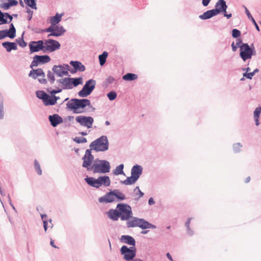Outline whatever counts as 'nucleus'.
<instances>
[{
  "label": "nucleus",
  "instance_id": "nucleus-28",
  "mask_svg": "<svg viewBox=\"0 0 261 261\" xmlns=\"http://www.w3.org/2000/svg\"><path fill=\"white\" fill-rule=\"evenodd\" d=\"M99 187L103 186L109 187L111 185V180L109 176L107 175L100 176L98 177Z\"/></svg>",
  "mask_w": 261,
  "mask_h": 261
},
{
  "label": "nucleus",
  "instance_id": "nucleus-14",
  "mask_svg": "<svg viewBox=\"0 0 261 261\" xmlns=\"http://www.w3.org/2000/svg\"><path fill=\"white\" fill-rule=\"evenodd\" d=\"M75 120L81 125L87 127L88 128L92 127L94 122L93 118L91 116H79L75 118Z\"/></svg>",
  "mask_w": 261,
  "mask_h": 261
},
{
  "label": "nucleus",
  "instance_id": "nucleus-33",
  "mask_svg": "<svg viewBox=\"0 0 261 261\" xmlns=\"http://www.w3.org/2000/svg\"><path fill=\"white\" fill-rule=\"evenodd\" d=\"M43 103L45 106H54L56 104L54 99L53 98V96L51 95V96L47 95L45 100L43 102Z\"/></svg>",
  "mask_w": 261,
  "mask_h": 261
},
{
  "label": "nucleus",
  "instance_id": "nucleus-27",
  "mask_svg": "<svg viewBox=\"0 0 261 261\" xmlns=\"http://www.w3.org/2000/svg\"><path fill=\"white\" fill-rule=\"evenodd\" d=\"M70 65L74 68L77 71H84L86 70L85 66L82 63L78 61H71L69 63Z\"/></svg>",
  "mask_w": 261,
  "mask_h": 261
},
{
  "label": "nucleus",
  "instance_id": "nucleus-45",
  "mask_svg": "<svg viewBox=\"0 0 261 261\" xmlns=\"http://www.w3.org/2000/svg\"><path fill=\"white\" fill-rule=\"evenodd\" d=\"M92 150H94V148L93 147H90L89 149H86L85 155L82 158V160L83 161L92 154Z\"/></svg>",
  "mask_w": 261,
  "mask_h": 261
},
{
  "label": "nucleus",
  "instance_id": "nucleus-2",
  "mask_svg": "<svg viewBox=\"0 0 261 261\" xmlns=\"http://www.w3.org/2000/svg\"><path fill=\"white\" fill-rule=\"evenodd\" d=\"M87 106L92 108L94 111L95 109L91 105L90 100L88 99L72 98L67 103V108L72 110L74 113H79L77 110L80 108L84 109Z\"/></svg>",
  "mask_w": 261,
  "mask_h": 261
},
{
  "label": "nucleus",
  "instance_id": "nucleus-37",
  "mask_svg": "<svg viewBox=\"0 0 261 261\" xmlns=\"http://www.w3.org/2000/svg\"><path fill=\"white\" fill-rule=\"evenodd\" d=\"M55 73L53 71L48 70L47 73V77L50 84H53L55 81Z\"/></svg>",
  "mask_w": 261,
  "mask_h": 261
},
{
  "label": "nucleus",
  "instance_id": "nucleus-6",
  "mask_svg": "<svg viewBox=\"0 0 261 261\" xmlns=\"http://www.w3.org/2000/svg\"><path fill=\"white\" fill-rule=\"evenodd\" d=\"M111 166L109 161L105 160L96 159L94 160L91 171L93 170L94 173H106L110 171Z\"/></svg>",
  "mask_w": 261,
  "mask_h": 261
},
{
  "label": "nucleus",
  "instance_id": "nucleus-44",
  "mask_svg": "<svg viewBox=\"0 0 261 261\" xmlns=\"http://www.w3.org/2000/svg\"><path fill=\"white\" fill-rule=\"evenodd\" d=\"M73 140L78 144L86 143L87 142V139L84 137H75L73 139Z\"/></svg>",
  "mask_w": 261,
  "mask_h": 261
},
{
  "label": "nucleus",
  "instance_id": "nucleus-52",
  "mask_svg": "<svg viewBox=\"0 0 261 261\" xmlns=\"http://www.w3.org/2000/svg\"><path fill=\"white\" fill-rule=\"evenodd\" d=\"M253 76L254 75L252 72L249 73L246 72L243 73V76L249 80H251Z\"/></svg>",
  "mask_w": 261,
  "mask_h": 261
},
{
  "label": "nucleus",
  "instance_id": "nucleus-18",
  "mask_svg": "<svg viewBox=\"0 0 261 261\" xmlns=\"http://www.w3.org/2000/svg\"><path fill=\"white\" fill-rule=\"evenodd\" d=\"M48 120L50 124L53 127L57 126L59 124L63 122V118L58 114H55L48 116Z\"/></svg>",
  "mask_w": 261,
  "mask_h": 261
},
{
  "label": "nucleus",
  "instance_id": "nucleus-12",
  "mask_svg": "<svg viewBox=\"0 0 261 261\" xmlns=\"http://www.w3.org/2000/svg\"><path fill=\"white\" fill-rule=\"evenodd\" d=\"M50 58L48 55H35L30 64V68L33 69L41 64H44L50 61Z\"/></svg>",
  "mask_w": 261,
  "mask_h": 261
},
{
  "label": "nucleus",
  "instance_id": "nucleus-19",
  "mask_svg": "<svg viewBox=\"0 0 261 261\" xmlns=\"http://www.w3.org/2000/svg\"><path fill=\"white\" fill-rule=\"evenodd\" d=\"M13 15L7 12H3L0 10V22L1 23H10L13 20Z\"/></svg>",
  "mask_w": 261,
  "mask_h": 261
},
{
  "label": "nucleus",
  "instance_id": "nucleus-16",
  "mask_svg": "<svg viewBox=\"0 0 261 261\" xmlns=\"http://www.w3.org/2000/svg\"><path fill=\"white\" fill-rule=\"evenodd\" d=\"M45 50L53 52L60 48L61 45L60 43L54 39H48L45 41Z\"/></svg>",
  "mask_w": 261,
  "mask_h": 261
},
{
  "label": "nucleus",
  "instance_id": "nucleus-42",
  "mask_svg": "<svg viewBox=\"0 0 261 261\" xmlns=\"http://www.w3.org/2000/svg\"><path fill=\"white\" fill-rule=\"evenodd\" d=\"M107 96L110 100L112 101L117 97V93L114 91H111L107 93Z\"/></svg>",
  "mask_w": 261,
  "mask_h": 261
},
{
  "label": "nucleus",
  "instance_id": "nucleus-15",
  "mask_svg": "<svg viewBox=\"0 0 261 261\" xmlns=\"http://www.w3.org/2000/svg\"><path fill=\"white\" fill-rule=\"evenodd\" d=\"M16 36V29L13 23H10L8 30H4L0 31V40L4 39L5 37H9L13 39Z\"/></svg>",
  "mask_w": 261,
  "mask_h": 261
},
{
  "label": "nucleus",
  "instance_id": "nucleus-51",
  "mask_svg": "<svg viewBox=\"0 0 261 261\" xmlns=\"http://www.w3.org/2000/svg\"><path fill=\"white\" fill-rule=\"evenodd\" d=\"M115 81V80L113 76H109L106 79V85L108 86L109 84H112Z\"/></svg>",
  "mask_w": 261,
  "mask_h": 261
},
{
  "label": "nucleus",
  "instance_id": "nucleus-32",
  "mask_svg": "<svg viewBox=\"0 0 261 261\" xmlns=\"http://www.w3.org/2000/svg\"><path fill=\"white\" fill-rule=\"evenodd\" d=\"M108 56V53L105 51H103L101 54L99 55L98 59L99 61V64L101 66H102L105 64Z\"/></svg>",
  "mask_w": 261,
  "mask_h": 261
},
{
  "label": "nucleus",
  "instance_id": "nucleus-4",
  "mask_svg": "<svg viewBox=\"0 0 261 261\" xmlns=\"http://www.w3.org/2000/svg\"><path fill=\"white\" fill-rule=\"evenodd\" d=\"M109 142L108 137L102 135L92 141L89 147H93L96 152H104L109 149Z\"/></svg>",
  "mask_w": 261,
  "mask_h": 261
},
{
  "label": "nucleus",
  "instance_id": "nucleus-49",
  "mask_svg": "<svg viewBox=\"0 0 261 261\" xmlns=\"http://www.w3.org/2000/svg\"><path fill=\"white\" fill-rule=\"evenodd\" d=\"M261 113V106L257 107L254 111V118H259Z\"/></svg>",
  "mask_w": 261,
  "mask_h": 261
},
{
  "label": "nucleus",
  "instance_id": "nucleus-56",
  "mask_svg": "<svg viewBox=\"0 0 261 261\" xmlns=\"http://www.w3.org/2000/svg\"><path fill=\"white\" fill-rule=\"evenodd\" d=\"M246 43H244L242 41V40L241 38H237L236 44L238 47L240 48L242 45L243 44H245Z\"/></svg>",
  "mask_w": 261,
  "mask_h": 261
},
{
  "label": "nucleus",
  "instance_id": "nucleus-57",
  "mask_svg": "<svg viewBox=\"0 0 261 261\" xmlns=\"http://www.w3.org/2000/svg\"><path fill=\"white\" fill-rule=\"evenodd\" d=\"M10 7L11 6H10L9 2L4 3L1 6V7L3 8L4 10H8L10 8Z\"/></svg>",
  "mask_w": 261,
  "mask_h": 261
},
{
  "label": "nucleus",
  "instance_id": "nucleus-5",
  "mask_svg": "<svg viewBox=\"0 0 261 261\" xmlns=\"http://www.w3.org/2000/svg\"><path fill=\"white\" fill-rule=\"evenodd\" d=\"M57 83L61 84L63 89H71L83 84V77H64L58 79Z\"/></svg>",
  "mask_w": 261,
  "mask_h": 261
},
{
  "label": "nucleus",
  "instance_id": "nucleus-20",
  "mask_svg": "<svg viewBox=\"0 0 261 261\" xmlns=\"http://www.w3.org/2000/svg\"><path fill=\"white\" fill-rule=\"evenodd\" d=\"M29 76L32 77L33 79H36L38 76L45 77V74L42 68H37L36 69L33 68L30 71Z\"/></svg>",
  "mask_w": 261,
  "mask_h": 261
},
{
  "label": "nucleus",
  "instance_id": "nucleus-50",
  "mask_svg": "<svg viewBox=\"0 0 261 261\" xmlns=\"http://www.w3.org/2000/svg\"><path fill=\"white\" fill-rule=\"evenodd\" d=\"M242 145L240 143H236L233 144V149L235 152H239L241 150Z\"/></svg>",
  "mask_w": 261,
  "mask_h": 261
},
{
  "label": "nucleus",
  "instance_id": "nucleus-39",
  "mask_svg": "<svg viewBox=\"0 0 261 261\" xmlns=\"http://www.w3.org/2000/svg\"><path fill=\"white\" fill-rule=\"evenodd\" d=\"M25 4L33 9H37L36 2L35 0H24Z\"/></svg>",
  "mask_w": 261,
  "mask_h": 261
},
{
  "label": "nucleus",
  "instance_id": "nucleus-10",
  "mask_svg": "<svg viewBox=\"0 0 261 261\" xmlns=\"http://www.w3.org/2000/svg\"><path fill=\"white\" fill-rule=\"evenodd\" d=\"M96 81L90 79L86 82L83 88L78 92V95L81 97H86L90 95L95 88Z\"/></svg>",
  "mask_w": 261,
  "mask_h": 261
},
{
  "label": "nucleus",
  "instance_id": "nucleus-38",
  "mask_svg": "<svg viewBox=\"0 0 261 261\" xmlns=\"http://www.w3.org/2000/svg\"><path fill=\"white\" fill-rule=\"evenodd\" d=\"M219 1H221L222 4H223V5L224 6V11H222L221 13H223L224 16L226 17L227 19H229L232 16V14L231 13L227 14L226 12V9L228 7L227 5H226V3L224 0H219Z\"/></svg>",
  "mask_w": 261,
  "mask_h": 261
},
{
  "label": "nucleus",
  "instance_id": "nucleus-43",
  "mask_svg": "<svg viewBox=\"0 0 261 261\" xmlns=\"http://www.w3.org/2000/svg\"><path fill=\"white\" fill-rule=\"evenodd\" d=\"M231 35L233 38H238L241 36V33L239 30L233 29L231 31Z\"/></svg>",
  "mask_w": 261,
  "mask_h": 261
},
{
  "label": "nucleus",
  "instance_id": "nucleus-55",
  "mask_svg": "<svg viewBox=\"0 0 261 261\" xmlns=\"http://www.w3.org/2000/svg\"><path fill=\"white\" fill-rule=\"evenodd\" d=\"M65 65L66 67V70H67L68 72V71H69L70 72V73L72 74H74V73H76V72H77V71L76 70H75V69L74 68H73L72 69H69V66L68 64H66Z\"/></svg>",
  "mask_w": 261,
  "mask_h": 261
},
{
  "label": "nucleus",
  "instance_id": "nucleus-63",
  "mask_svg": "<svg viewBox=\"0 0 261 261\" xmlns=\"http://www.w3.org/2000/svg\"><path fill=\"white\" fill-rule=\"evenodd\" d=\"M192 220V218H188L187 221L185 223V226L187 227H190V222H191V220Z\"/></svg>",
  "mask_w": 261,
  "mask_h": 261
},
{
  "label": "nucleus",
  "instance_id": "nucleus-60",
  "mask_svg": "<svg viewBox=\"0 0 261 261\" xmlns=\"http://www.w3.org/2000/svg\"><path fill=\"white\" fill-rule=\"evenodd\" d=\"M38 82L42 84H46L47 83V81L45 77H42V79H39Z\"/></svg>",
  "mask_w": 261,
  "mask_h": 261
},
{
  "label": "nucleus",
  "instance_id": "nucleus-54",
  "mask_svg": "<svg viewBox=\"0 0 261 261\" xmlns=\"http://www.w3.org/2000/svg\"><path fill=\"white\" fill-rule=\"evenodd\" d=\"M32 31L36 33H42L44 32V29H40L37 28H33L31 29Z\"/></svg>",
  "mask_w": 261,
  "mask_h": 261
},
{
  "label": "nucleus",
  "instance_id": "nucleus-64",
  "mask_svg": "<svg viewBox=\"0 0 261 261\" xmlns=\"http://www.w3.org/2000/svg\"><path fill=\"white\" fill-rule=\"evenodd\" d=\"M231 47L232 51L234 52L237 50L238 47L237 46V44H235L234 42H233L231 44Z\"/></svg>",
  "mask_w": 261,
  "mask_h": 261
},
{
  "label": "nucleus",
  "instance_id": "nucleus-22",
  "mask_svg": "<svg viewBox=\"0 0 261 261\" xmlns=\"http://www.w3.org/2000/svg\"><path fill=\"white\" fill-rule=\"evenodd\" d=\"M107 214L108 217L113 221H117L120 218L119 210L117 207L115 210L110 209L107 212Z\"/></svg>",
  "mask_w": 261,
  "mask_h": 261
},
{
  "label": "nucleus",
  "instance_id": "nucleus-25",
  "mask_svg": "<svg viewBox=\"0 0 261 261\" xmlns=\"http://www.w3.org/2000/svg\"><path fill=\"white\" fill-rule=\"evenodd\" d=\"M2 46L7 52H11L12 50L17 49V43L15 42L6 41L2 43Z\"/></svg>",
  "mask_w": 261,
  "mask_h": 261
},
{
  "label": "nucleus",
  "instance_id": "nucleus-13",
  "mask_svg": "<svg viewBox=\"0 0 261 261\" xmlns=\"http://www.w3.org/2000/svg\"><path fill=\"white\" fill-rule=\"evenodd\" d=\"M29 46L30 53L38 52L40 50H42L44 53L45 52L44 42L42 40L31 41L29 44Z\"/></svg>",
  "mask_w": 261,
  "mask_h": 261
},
{
  "label": "nucleus",
  "instance_id": "nucleus-7",
  "mask_svg": "<svg viewBox=\"0 0 261 261\" xmlns=\"http://www.w3.org/2000/svg\"><path fill=\"white\" fill-rule=\"evenodd\" d=\"M256 55V51L253 43L249 45L248 43L243 44L240 49V57L243 61L251 59L252 56Z\"/></svg>",
  "mask_w": 261,
  "mask_h": 261
},
{
  "label": "nucleus",
  "instance_id": "nucleus-46",
  "mask_svg": "<svg viewBox=\"0 0 261 261\" xmlns=\"http://www.w3.org/2000/svg\"><path fill=\"white\" fill-rule=\"evenodd\" d=\"M56 29V25L51 24L48 28L44 29V32L55 33Z\"/></svg>",
  "mask_w": 261,
  "mask_h": 261
},
{
  "label": "nucleus",
  "instance_id": "nucleus-61",
  "mask_svg": "<svg viewBox=\"0 0 261 261\" xmlns=\"http://www.w3.org/2000/svg\"><path fill=\"white\" fill-rule=\"evenodd\" d=\"M187 233L190 236H192L194 234V231L191 229L190 227L189 228L187 227Z\"/></svg>",
  "mask_w": 261,
  "mask_h": 261
},
{
  "label": "nucleus",
  "instance_id": "nucleus-40",
  "mask_svg": "<svg viewBox=\"0 0 261 261\" xmlns=\"http://www.w3.org/2000/svg\"><path fill=\"white\" fill-rule=\"evenodd\" d=\"M34 168L37 174L41 175L42 174V170L40 164L37 160L34 161Z\"/></svg>",
  "mask_w": 261,
  "mask_h": 261
},
{
  "label": "nucleus",
  "instance_id": "nucleus-23",
  "mask_svg": "<svg viewBox=\"0 0 261 261\" xmlns=\"http://www.w3.org/2000/svg\"><path fill=\"white\" fill-rule=\"evenodd\" d=\"M120 241L124 243L132 246V247H135L136 245L135 239L130 236L122 235L121 237Z\"/></svg>",
  "mask_w": 261,
  "mask_h": 261
},
{
  "label": "nucleus",
  "instance_id": "nucleus-41",
  "mask_svg": "<svg viewBox=\"0 0 261 261\" xmlns=\"http://www.w3.org/2000/svg\"><path fill=\"white\" fill-rule=\"evenodd\" d=\"M23 34H24V33H23L21 37L17 39L16 40L17 43L18 44V45L22 47H24L27 45V43L26 42H25L24 40H23Z\"/></svg>",
  "mask_w": 261,
  "mask_h": 261
},
{
  "label": "nucleus",
  "instance_id": "nucleus-34",
  "mask_svg": "<svg viewBox=\"0 0 261 261\" xmlns=\"http://www.w3.org/2000/svg\"><path fill=\"white\" fill-rule=\"evenodd\" d=\"M4 117V97L2 93H0V119H3Z\"/></svg>",
  "mask_w": 261,
  "mask_h": 261
},
{
  "label": "nucleus",
  "instance_id": "nucleus-48",
  "mask_svg": "<svg viewBox=\"0 0 261 261\" xmlns=\"http://www.w3.org/2000/svg\"><path fill=\"white\" fill-rule=\"evenodd\" d=\"M63 89H60L59 88H57L56 89H53L51 90H49V89H47V91L51 95H55L56 94L60 93L62 92Z\"/></svg>",
  "mask_w": 261,
  "mask_h": 261
},
{
  "label": "nucleus",
  "instance_id": "nucleus-21",
  "mask_svg": "<svg viewBox=\"0 0 261 261\" xmlns=\"http://www.w3.org/2000/svg\"><path fill=\"white\" fill-rule=\"evenodd\" d=\"M143 172V168L141 165L136 164L131 170V175L137 179H139Z\"/></svg>",
  "mask_w": 261,
  "mask_h": 261
},
{
  "label": "nucleus",
  "instance_id": "nucleus-29",
  "mask_svg": "<svg viewBox=\"0 0 261 261\" xmlns=\"http://www.w3.org/2000/svg\"><path fill=\"white\" fill-rule=\"evenodd\" d=\"M138 179L131 175L130 176L126 178L124 180L120 181V183L124 185H132L135 184Z\"/></svg>",
  "mask_w": 261,
  "mask_h": 261
},
{
  "label": "nucleus",
  "instance_id": "nucleus-3",
  "mask_svg": "<svg viewBox=\"0 0 261 261\" xmlns=\"http://www.w3.org/2000/svg\"><path fill=\"white\" fill-rule=\"evenodd\" d=\"M132 220H127L126 223L127 227H139L142 229H146L148 228L155 229L156 226L143 218H139L132 216Z\"/></svg>",
  "mask_w": 261,
  "mask_h": 261
},
{
  "label": "nucleus",
  "instance_id": "nucleus-9",
  "mask_svg": "<svg viewBox=\"0 0 261 261\" xmlns=\"http://www.w3.org/2000/svg\"><path fill=\"white\" fill-rule=\"evenodd\" d=\"M122 221L128 220L132 218L133 212L131 206L126 203H119L117 205Z\"/></svg>",
  "mask_w": 261,
  "mask_h": 261
},
{
  "label": "nucleus",
  "instance_id": "nucleus-17",
  "mask_svg": "<svg viewBox=\"0 0 261 261\" xmlns=\"http://www.w3.org/2000/svg\"><path fill=\"white\" fill-rule=\"evenodd\" d=\"M52 71L59 77H62L64 75H69V73L66 70V68H65L62 65H54L52 68Z\"/></svg>",
  "mask_w": 261,
  "mask_h": 261
},
{
  "label": "nucleus",
  "instance_id": "nucleus-31",
  "mask_svg": "<svg viewBox=\"0 0 261 261\" xmlns=\"http://www.w3.org/2000/svg\"><path fill=\"white\" fill-rule=\"evenodd\" d=\"M138 78V75L135 73H127L124 75L122 77L123 80L127 81H132L136 80Z\"/></svg>",
  "mask_w": 261,
  "mask_h": 261
},
{
  "label": "nucleus",
  "instance_id": "nucleus-36",
  "mask_svg": "<svg viewBox=\"0 0 261 261\" xmlns=\"http://www.w3.org/2000/svg\"><path fill=\"white\" fill-rule=\"evenodd\" d=\"M124 165L121 164L116 167V169L114 170L113 173L115 175H118L120 174H124L123 171Z\"/></svg>",
  "mask_w": 261,
  "mask_h": 261
},
{
  "label": "nucleus",
  "instance_id": "nucleus-62",
  "mask_svg": "<svg viewBox=\"0 0 261 261\" xmlns=\"http://www.w3.org/2000/svg\"><path fill=\"white\" fill-rule=\"evenodd\" d=\"M211 0H202V4L204 7L207 6Z\"/></svg>",
  "mask_w": 261,
  "mask_h": 261
},
{
  "label": "nucleus",
  "instance_id": "nucleus-47",
  "mask_svg": "<svg viewBox=\"0 0 261 261\" xmlns=\"http://www.w3.org/2000/svg\"><path fill=\"white\" fill-rule=\"evenodd\" d=\"M247 16H248V18L252 21V22L255 26L256 30L259 32L260 30L259 28L258 24H257L256 22L255 21V19H254V18L252 16L251 14L250 13V15H247Z\"/></svg>",
  "mask_w": 261,
  "mask_h": 261
},
{
  "label": "nucleus",
  "instance_id": "nucleus-59",
  "mask_svg": "<svg viewBox=\"0 0 261 261\" xmlns=\"http://www.w3.org/2000/svg\"><path fill=\"white\" fill-rule=\"evenodd\" d=\"M8 1L11 7L16 6L18 4V2L16 0H8Z\"/></svg>",
  "mask_w": 261,
  "mask_h": 261
},
{
  "label": "nucleus",
  "instance_id": "nucleus-53",
  "mask_svg": "<svg viewBox=\"0 0 261 261\" xmlns=\"http://www.w3.org/2000/svg\"><path fill=\"white\" fill-rule=\"evenodd\" d=\"M60 30V34H58V35H63L64 33L66 32V30L64 29V28H63V26H58L57 25H56V30Z\"/></svg>",
  "mask_w": 261,
  "mask_h": 261
},
{
  "label": "nucleus",
  "instance_id": "nucleus-58",
  "mask_svg": "<svg viewBox=\"0 0 261 261\" xmlns=\"http://www.w3.org/2000/svg\"><path fill=\"white\" fill-rule=\"evenodd\" d=\"M27 12L29 14V15L28 16V20L29 21H30L32 18V15L33 12V11L31 10L30 9H28L27 11Z\"/></svg>",
  "mask_w": 261,
  "mask_h": 261
},
{
  "label": "nucleus",
  "instance_id": "nucleus-11",
  "mask_svg": "<svg viewBox=\"0 0 261 261\" xmlns=\"http://www.w3.org/2000/svg\"><path fill=\"white\" fill-rule=\"evenodd\" d=\"M120 253L123 256V258L126 261L132 260L136 255L135 247H128L123 245L120 248Z\"/></svg>",
  "mask_w": 261,
  "mask_h": 261
},
{
  "label": "nucleus",
  "instance_id": "nucleus-24",
  "mask_svg": "<svg viewBox=\"0 0 261 261\" xmlns=\"http://www.w3.org/2000/svg\"><path fill=\"white\" fill-rule=\"evenodd\" d=\"M85 181L89 186L92 187L97 189L100 187L98 178H95L93 177H89L87 176L85 178Z\"/></svg>",
  "mask_w": 261,
  "mask_h": 261
},
{
  "label": "nucleus",
  "instance_id": "nucleus-35",
  "mask_svg": "<svg viewBox=\"0 0 261 261\" xmlns=\"http://www.w3.org/2000/svg\"><path fill=\"white\" fill-rule=\"evenodd\" d=\"M36 95L37 98L40 99H42L43 102H44L48 94L44 91L38 90L36 91Z\"/></svg>",
  "mask_w": 261,
  "mask_h": 261
},
{
  "label": "nucleus",
  "instance_id": "nucleus-1",
  "mask_svg": "<svg viewBox=\"0 0 261 261\" xmlns=\"http://www.w3.org/2000/svg\"><path fill=\"white\" fill-rule=\"evenodd\" d=\"M116 199L117 201H121L125 200L126 197L118 189L110 190L104 196L98 198V201L100 203H112L116 201Z\"/></svg>",
  "mask_w": 261,
  "mask_h": 261
},
{
  "label": "nucleus",
  "instance_id": "nucleus-26",
  "mask_svg": "<svg viewBox=\"0 0 261 261\" xmlns=\"http://www.w3.org/2000/svg\"><path fill=\"white\" fill-rule=\"evenodd\" d=\"M94 156L92 154L91 155L88 156L86 160L83 162L82 167L86 168L88 171H91V168L92 166V162L94 161Z\"/></svg>",
  "mask_w": 261,
  "mask_h": 261
},
{
  "label": "nucleus",
  "instance_id": "nucleus-30",
  "mask_svg": "<svg viewBox=\"0 0 261 261\" xmlns=\"http://www.w3.org/2000/svg\"><path fill=\"white\" fill-rule=\"evenodd\" d=\"M62 16L63 14H59L58 13H57L55 16L51 18V23L55 24V25L59 23L61 20Z\"/></svg>",
  "mask_w": 261,
  "mask_h": 261
},
{
  "label": "nucleus",
  "instance_id": "nucleus-8",
  "mask_svg": "<svg viewBox=\"0 0 261 261\" xmlns=\"http://www.w3.org/2000/svg\"><path fill=\"white\" fill-rule=\"evenodd\" d=\"M219 0L216 3L215 8L207 10L204 12L202 14L199 16V18L202 20H206L210 19L214 16L221 13L222 11H224V6L221 3Z\"/></svg>",
  "mask_w": 261,
  "mask_h": 261
}]
</instances>
